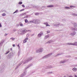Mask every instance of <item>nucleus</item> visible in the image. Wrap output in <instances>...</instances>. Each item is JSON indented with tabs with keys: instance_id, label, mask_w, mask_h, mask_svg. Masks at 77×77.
Returning a JSON list of instances; mask_svg holds the SVG:
<instances>
[{
	"instance_id": "obj_1",
	"label": "nucleus",
	"mask_w": 77,
	"mask_h": 77,
	"mask_svg": "<svg viewBox=\"0 0 77 77\" xmlns=\"http://www.w3.org/2000/svg\"><path fill=\"white\" fill-rule=\"evenodd\" d=\"M30 31V30H27L26 29H20L18 31L19 34H23L24 33H26L27 32Z\"/></svg>"
},
{
	"instance_id": "obj_2",
	"label": "nucleus",
	"mask_w": 77,
	"mask_h": 77,
	"mask_svg": "<svg viewBox=\"0 0 77 77\" xmlns=\"http://www.w3.org/2000/svg\"><path fill=\"white\" fill-rule=\"evenodd\" d=\"M75 44L70 43V44L68 43L69 45H77V42H75Z\"/></svg>"
},
{
	"instance_id": "obj_3",
	"label": "nucleus",
	"mask_w": 77,
	"mask_h": 77,
	"mask_svg": "<svg viewBox=\"0 0 77 77\" xmlns=\"http://www.w3.org/2000/svg\"><path fill=\"white\" fill-rule=\"evenodd\" d=\"M34 22L35 23H39L38 21H39V20L36 19L35 20H33Z\"/></svg>"
},
{
	"instance_id": "obj_4",
	"label": "nucleus",
	"mask_w": 77,
	"mask_h": 77,
	"mask_svg": "<svg viewBox=\"0 0 77 77\" xmlns=\"http://www.w3.org/2000/svg\"><path fill=\"white\" fill-rule=\"evenodd\" d=\"M44 24H45L46 25V27H47V26H50V25H48V23H44Z\"/></svg>"
},
{
	"instance_id": "obj_5",
	"label": "nucleus",
	"mask_w": 77,
	"mask_h": 77,
	"mask_svg": "<svg viewBox=\"0 0 77 77\" xmlns=\"http://www.w3.org/2000/svg\"><path fill=\"white\" fill-rule=\"evenodd\" d=\"M53 5H50L49 6H47V8H52V7H53Z\"/></svg>"
},
{
	"instance_id": "obj_6",
	"label": "nucleus",
	"mask_w": 77,
	"mask_h": 77,
	"mask_svg": "<svg viewBox=\"0 0 77 77\" xmlns=\"http://www.w3.org/2000/svg\"><path fill=\"white\" fill-rule=\"evenodd\" d=\"M72 70L73 71L75 72V71H77V69L75 68H74L72 69Z\"/></svg>"
},
{
	"instance_id": "obj_7",
	"label": "nucleus",
	"mask_w": 77,
	"mask_h": 77,
	"mask_svg": "<svg viewBox=\"0 0 77 77\" xmlns=\"http://www.w3.org/2000/svg\"><path fill=\"white\" fill-rule=\"evenodd\" d=\"M42 35V33H39L38 34V36H39V37H41V35Z\"/></svg>"
},
{
	"instance_id": "obj_8",
	"label": "nucleus",
	"mask_w": 77,
	"mask_h": 77,
	"mask_svg": "<svg viewBox=\"0 0 77 77\" xmlns=\"http://www.w3.org/2000/svg\"><path fill=\"white\" fill-rule=\"evenodd\" d=\"M25 23H28V20H27V19H25Z\"/></svg>"
},
{
	"instance_id": "obj_9",
	"label": "nucleus",
	"mask_w": 77,
	"mask_h": 77,
	"mask_svg": "<svg viewBox=\"0 0 77 77\" xmlns=\"http://www.w3.org/2000/svg\"><path fill=\"white\" fill-rule=\"evenodd\" d=\"M18 12V10H17L14 12L13 13V14H15V13H17Z\"/></svg>"
},
{
	"instance_id": "obj_10",
	"label": "nucleus",
	"mask_w": 77,
	"mask_h": 77,
	"mask_svg": "<svg viewBox=\"0 0 77 77\" xmlns=\"http://www.w3.org/2000/svg\"><path fill=\"white\" fill-rule=\"evenodd\" d=\"M65 9H70V8L68 7H65Z\"/></svg>"
},
{
	"instance_id": "obj_11",
	"label": "nucleus",
	"mask_w": 77,
	"mask_h": 77,
	"mask_svg": "<svg viewBox=\"0 0 77 77\" xmlns=\"http://www.w3.org/2000/svg\"><path fill=\"white\" fill-rule=\"evenodd\" d=\"M11 39H12V41H14L15 40V38H11Z\"/></svg>"
},
{
	"instance_id": "obj_12",
	"label": "nucleus",
	"mask_w": 77,
	"mask_h": 77,
	"mask_svg": "<svg viewBox=\"0 0 77 77\" xmlns=\"http://www.w3.org/2000/svg\"><path fill=\"white\" fill-rule=\"evenodd\" d=\"M27 42V41L26 40V39H24L23 41V42L24 43H25V42Z\"/></svg>"
},
{
	"instance_id": "obj_13",
	"label": "nucleus",
	"mask_w": 77,
	"mask_h": 77,
	"mask_svg": "<svg viewBox=\"0 0 77 77\" xmlns=\"http://www.w3.org/2000/svg\"><path fill=\"white\" fill-rule=\"evenodd\" d=\"M2 16H4L6 15V14L5 13H4L2 14Z\"/></svg>"
},
{
	"instance_id": "obj_14",
	"label": "nucleus",
	"mask_w": 77,
	"mask_h": 77,
	"mask_svg": "<svg viewBox=\"0 0 77 77\" xmlns=\"http://www.w3.org/2000/svg\"><path fill=\"white\" fill-rule=\"evenodd\" d=\"M10 52V51H8L6 53H5V54H8V53H9Z\"/></svg>"
},
{
	"instance_id": "obj_15",
	"label": "nucleus",
	"mask_w": 77,
	"mask_h": 77,
	"mask_svg": "<svg viewBox=\"0 0 77 77\" xmlns=\"http://www.w3.org/2000/svg\"><path fill=\"white\" fill-rule=\"evenodd\" d=\"M24 10H25L24 9H22L20 10V12H21L22 11H24Z\"/></svg>"
},
{
	"instance_id": "obj_16",
	"label": "nucleus",
	"mask_w": 77,
	"mask_h": 77,
	"mask_svg": "<svg viewBox=\"0 0 77 77\" xmlns=\"http://www.w3.org/2000/svg\"><path fill=\"white\" fill-rule=\"evenodd\" d=\"M23 3H22V2H20L19 3V5H21V4H22Z\"/></svg>"
},
{
	"instance_id": "obj_17",
	"label": "nucleus",
	"mask_w": 77,
	"mask_h": 77,
	"mask_svg": "<svg viewBox=\"0 0 77 77\" xmlns=\"http://www.w3.org/2000/svg\"><path fill=\"white\" fill-rule=\"evenodd\" d=\"M70 7V8H75V6H71Z\"/></svg>"
},
{
	"instance_id": "obj_18",
	"label": "nucleus",
	"mask_w": 77,
	"mask_h": 77,
	"mask_svg": "<svg viewBox=\"0 0 77 77\" xmlns=\"http://www.w3.org/2000/svg\"><path fill=\"white\" fill-rule=\"evenodd\" d=\"M50 32V31H47V33H49Z\"/></svg>"
},
{
	"instance_id": "obj_19",
	"label": "nucleus",
	"mask_w": 77,
	"mask_h": 77,
	"mask_svg": "<svg viewBox=\"0 0 77 77\" xmlns=\"http://www.w3.org/2000/svg\"><path fill=\"white\" fill-rule=\"evenodd\" d=\"M20 26H23V24H22V23H20Z\"/></svg>"
},
{
	"instance_id": "obj_20",
	"label": "nucleus",
	"mask_w": 77,
	"mask_h": 77,
	"mask_svg": "<svg viewBox=\"0 0 77 77\" xmlns=\"http://www.w3.org/2000/svg\"><path fill=\"white\" fill-rule=\"evenodd\" d=\"M46 38H48L49 37V35H48L46 36Z\"/></svg>"
},
{
	"instance_id": "obj_21",
	"label": "nucleus",
	"mask_w": 77,
	"mask_h": 77,
	"mask_svg": "<svg viewBox=\"0 0 77 77\" xmlns=\"http://www.w3.org/2000/svg\"><path fill=\"white\" fill-rule=\"evenodd\" d=\"M22 7H23V8H24L25 7V6L24 5H22Z\"/></svg>"
},
{
	"instance_id": "obj_22",
	"label": "nucleus",
	"mask_w": 77,
	"mask_h": 77,
	"mask_svg": "<svg viewBox=\"0 0 77 77\" xmlns=\"http://www.w3.org/2000/svg\"><path fill=\"white\" fill-rule=\"evenodd\" d=\"M25 39H26V40H28V38H26Z\"/></svg>"
},
{
	"instance_id": "obj_23",
	"label": "nucleus",
	"mask_w": 77,
	"mask_h": 77,
	"mask_svg": "<svg viewBox=\"0 0 77 77\" xmlns=\"http://www.w3.org/2000/svg\"><path fill=\"white\" fill-rule=\"evenodd\" d=\"M36 15H39V13H36V14H35Z\"/></svg>"
},
{
	"instance_id": "obj_24",
	"label": "nucleus",
	"mask_w": 77,
	"mask_h": 77,
	"mask_svg": "<svg viewBox=\"0 0 77 77\" xmlns=\"http://www.w3.org/2000/svg\"><path fill=\"white\" fill-rule=\"evenodd\" d=\"M0 27H2V25L0 23Z\"/></svg>"
},
{
	"instance_id": "obj_25",
	"label": "nucleus",
	"mask_w": 77,
	"mask_h": 77,
	"mask_svg": "<svg viewBox=\"0 0 77 77\" xmlns=\"http://www.w3.org/2000/svg\"><path fill=\"white\" fill-rule=\"evenodd\" d=\"M8 34H7V33H5V36H6V35H7Z\"/></svg>"
},
{
	"instance_id": "obj_26",
	"label": "nucleus",
	"mask_w": 77,
	"mask_h": 77,
	"mask_svg": "<svg viewBox=\"0 0 77 77\" xmlns=\"http://www.w3.org/2000/svg\"><path fill=\"white\" fill-rule=\"evenodd\" d=\"M13 46L14 47H15V45H13Z\"/></svg>"
},
{
	"instance_id": "obj_27",
	"label": "nucleus",
	"mask_w": 77,
	"mask_h": 77,
	"mask_svg": "<svg viewBox=\"0 0 77 77\" xmlns=\"http://www.w3.org/2000/svg\"><path fill=\"white\" fill-rule=\"evenodd\" d=\"M75 77H77V76L76 75H75Z\"/></svg>"
},
{
	"instance_id": "obj_28",
	"label": "nucleus",
	"mask_w": 77,
	"mask_h": 77,
	"mask_svg": "<svg viewBox=\"0 0 77 77\" xmlns=\"http://www.w3.org/2000/svg\"><path fill=\"white\" fill-rule=\"evenodd\" d=\"M10 50H11V51H12V48H11L10 49Z\"/></svg>"
},
{
	"instance_id": "obj_29",
	"label": "nucleus",
	"mask_w": 77,
	"mask_h": 77,
	"mask_svg": "<svg viewBox=\"0 0 77 77\" xmlns=\"http://www.w3.org/2000/svg\"><path fill=\"white\" fill-rule=\"evenodd\" d=\"M24 14H26V13H25V14H22V15H24Z\"/></svg>"
},
{
	"instance_id": "obj_30",
	"label": "nucleus",
	"mask_w": 77,
	"mask_h": 77,
	"mask_svg": "<svg viewBox=\"0 0 77 77\" xmlns=\"http://www.w3.org/2000/svg\"><path fill=\"white\" fill-rule=\"evenodd\" d=\"M18 47H20V46H19V45H18Z\"/></svg>"
},
{
	"instance_id": "obj_31",
	"label": "nucleus",
	"mask_w": 77,
	"mask_h": 77,
	"mask_svg": "<svg viewBox=\"0 0 77 77\" xmlns=\"http://www.w3.org/2000/svg\"><path fill=\"white\" fill-rule=\"evenodd\" d=\"M27 35H28V34H27Z\"/></svg>"
}]
</instances>
